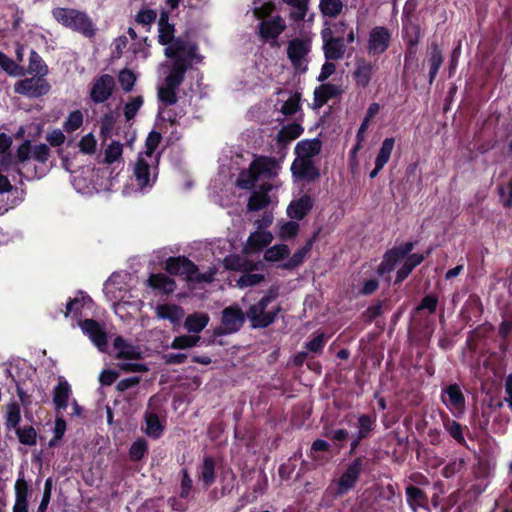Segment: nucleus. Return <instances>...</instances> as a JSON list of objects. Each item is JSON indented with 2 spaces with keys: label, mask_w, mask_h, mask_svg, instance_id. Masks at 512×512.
Returning a JSON list of instances; mask_svg holds the SVG:
<instances>
[{
  "label": "nucleus",
  "mask_w": 512,
  "mask_h": 512,
  "mask_svg": "<svg viewBox=\"0 0 512 512\" xmlns=\"http://www.w3.org/2000/svg\"><path fill=\"white\" fill-rule=\"evenodd\" d=\"M279 168L276 160L261 156L240 172L236 181L238 188L245 190L257 188L249 198L247 205L249 211H258L269 205L271 200L268 192L272 189L269 180L278 174Z\"/></svg>",
  "instance_id": "nucleus-1"
},
{
  "label": "nucleus",
  "mask_w": 512,
  "mask_h": 512,
  "mask_svg": "<svg viewBox=\"0 0 512 512\" xmlns=\"http://www.w3.org/2000/svg\"><path fill=\"white\" fill-rule=\"evenodd\" d=\"M161 138L160 133L150 132L145 141V151L139 153L134 165L133 176L137 188L141 191L151 188L157 180L160 159V152L157 149Z\"/></svg>",
  "instance_id": "nucleus-2"
},
{
  "label": "nucleus",
  "mask_w": 512,
  "mask_h": 512,
  "mask_svg": "<svg viewBox=\"0 0 512 512\" xmlns=\"http://www.w3.org/2000/svg\"><path fill=\"white\" fill-rule=\"evenodd\" d=\"M127 273H113L104 284V294L113 305L114 312L121 319H125L131 311H139L142 302L139 299H132Z\"/></svg>",
  "instance_id": "nucleus-3"
},
{
  "label": "nucleus",
  "mask_w": 512,
  "mask_h": 512,
  "mask_svg": "<svg viewBox=\"0 0 512 512\" xmlns=\"http://www.w3.org/2000/svg\"><path fill=\"white\" fill-rule=\"evenodd\" d=\"M196 47L188 41H176L172 46L164 50L168 58H173L171 70L167 75L165 82L170 87L178 88L184 80V75L188 65L194 59Z\"/></svg>",
  "instance_id": "nucleus-4"
},
{
  "label": "nucleus",
  "mask_w": 512,
  "mask_h": 512,
  "mask_svg": "<svg viewBox=\"0 0 512 512\" xmlns=\"http://www.w3.org/2000/svg\"><path fill=\"white\" fill-rule=\"evenodd\" d=\"M54 19L62 26L91 38L96 33L92 19L83 11L73 8L57 7L52 10Z\"/></svg>",
  "instance_id": "nucleus-5"
},
{
  "label": "nucleus",
  "mask_w": 512,
  "mask_h": 512,
  "mask_svg": "<svg viewBox=\"0 0 512 512\" xmlns=\"http://www.w3.org/2000/svg\"><path fill=\"white\" fill-rule=\"evenodd\" d=\"M166 270L170 274L181 275L189 281L196 282H211L215 274L212 269L200 273L198 267L185 257L169 258L166 261Z\"/></svg>",
  "instance_id": "nucleus-6"
},
{
  "label": "nucleus",
  "mask_w": 512,
  "mask_h": 512,
  "mask_svg": "<svg viewBox=\"0 0 512 512\" xmlns=\"http://www.w3.org/2000/svg\"><path fill=\"white\" fill-rule=\"evenodd\" d=\"M272 300L273 296H264L257 304L249 308L247 318L250 320L252 327L264 328L274 322L279 308L266 311Z\"/></svg>",
  "instance_id": "nucleus-7"
},
{
  "label": "nucleus",
  "mask_w": 512,
  "mask_h": 512,
  "mask_svg": "<svg viewBox=\"0 0 512 512\" xmlns=\"http://www.w3.org/2000/svg\"><path fill=\"white\" fill-rule=\"evenodd\" d=\"M321 38L323 41V51L326 60H340L344 57L346 46L344 39L339 36H334L332 27L328 22L324 23L321 31Z\"/></svg>",
  "instance_id": "nucleus-8"
},
{
  "label": "nucleus",
  "mask_w": 512,
  "mask_h": 512,
  "mask_svg": "<svg viewBox=\"0 0 512 512\" xmlns=\"http://www.w3.org/2000/svg\"><path fill=\"white\" fill-rule=\"evenodd\" d=\"M16 93L29 98H37L46 95L50 91V85L43 76H37L21 80L15 84Z\"/></svg>",
  "instance_id": "nucleus-9"
},
{
  "label": "nucleus",
  "mask_w": 512,
  "mask_h": 512,
  "mask_svg": "<svg viewBox=\"0 0 512 512\" xmlns=\"http://www.w3.org/2000/svg\"><path fill=\"white\" fill-rule=\"evenodd\" d=\"M310 48V41L307 39L296 38L289 42L287 55L296 69L300 71L306 70V56L308 55Z\"/></svg>",
  "instance_id": "nucleus-10"
},
{
  "label": "nucleus",
  "mask_w": 512,
  "mask_h": 512,
  "mask_svg": "<svg viewBox=\"0 0 512 512\" xmlns=\"http://www.w3.org/2000/svg\"><path fill=\"white\" fill-rule=\"evenodd\" d=\"M391 34L385 27H374L368 37L367 50L372 56L383 54L389 47Z\"/></svg>",
  "instance_id": "nucleus-11"
},
{
  "label": "nucleus",
  "mask_w": 512,
  "mask_h": 512,
  "mask_svg": "<svg viewBox=\"0 0 512 512\" xmlns=\"http://www.w3.org/2000/svg\"><path fill=\"white\" fill-rule=\"evenodd\" d=\"M82 332L100 350L105 351L107 347V335L104 328L95 320L85 319L77 322Z\"/></svg>",
  "instance_id": "nucleus-12"
},
{
  "label": "nucleus",
  "mask_w": 512,
  "mask_h": 512,
  "mask_svg": "<svg viewBox=\"0 0 512 512\" xmlns=\"http://www.w3.org/2000/svg\"><path fill=\"white\" fill-rule=\"evenodd\" d=\"M115 87L114 78L108 74L101 75L91 83L90 97L95 103H103L110 98Z\"/></svg>",
  "instance_id": "nucleus-13"
},
{
  "label": "nucleus",
  "mask_w": 512,
  "mask_h": 512,
  "mask_svg": "<svg viewBox=\"0 0 512 512\" xmlns=\"http://www.w3.org/2000/svg\"><path fill=\"white\" fill-rule=\"evenodd\" d=\"M441 399L454 415H461L464 412L465 397L457 384H451L443 389Z\"/></svg>",
  "instance_id": "nucleus-14"
},
{
  "label": "nucleus",
  "mask_w": 512,
  "mask_h": 512,
  "mask_svg": "<svg viewBox=\"0 0 512 512\" xmlns=\"http://www.w3.org/2000/svg\"><path fill=\"white\" fill-rule=\"evenodd\" d=\"M363 469V459L356 458L346 468L338 481V493L345 494L356 484Z\"/></svg>",
  "instance_id": "nucleus-15"
},
{
  "label": "nucleus",
  "mask_w": 512,
  "mask_h": 512,
  "mask_svg": "<svg viewBox=\"0 0 512 512\" xmlns=\"http://www.w3.org/2000/svg\"><path fill=\"white\" fill-rule=\"evenodd\" d=\"M286 23L281 16H274L267 20H262L259 24V34L265 41H275L285 30Z\"/></svg>",
  "instance_id": "nucleus-16"
},
{
  "label": "nucleus",
  "mask_w": 512,
  "mask_h": 512,
  "mask_svg": "<svg viewBox=\"0 0 512 512\" xmlns=\"http://www.w3.org/2000/svg\"><path fill=\"white\" fill-rule=\"evenodd\" d=\"M244 313L234 305L225 308L222 312V327L224 333H233L238 331L244 324Z\"/></svg>",
  "instance_id": "nucleus-17"
},
{
  "label": "nucleus",
  "mask_w": 512,
  "mask_h": 512,
  "mask_svg": "<svg viewBox=\"0 0 512 512\" xmlns=\"http://www.w3.org/2000/svg\"><path fill=\"white\" fill-rule=\"evenodd\" d=\"M291 171L298 179L313 181L319 177V171L312 160L296 158L291 165Z\"/></svg>",
  "instance_id": "nucleus-18"
},
{
  "label": "nucleus",
  "mask_w": 512,
  "mask_h": 512,
  "mask_svg": "<svg viewBox=\"0 0 512 512\" xmlns=\"http://www.w3.org/2000/svg\"><path fill=\"white\" fill-rule=\"evenodd\" d=\"M113 346L118 359L138 360L142 357L141 348L131 344L121 336L115 338Z\"/></svg>",
  "instance_id": "nucleus-19"
},
{
  "label": "nucleus",
  "mask_w": 512,
  "mask_h": 512,
  "mask_svg": "<svg viewBox=\"0 0 512 512\" xmlns=\"http://www.w3.org/2000/svg\"><path fill=\"white\" fill-rule=\"evenodd\" d=\"M92 308V300L89 296L80 293L75 298L71 299L66 306V317L75 318L78 321L79 318L85 315L86 310H91Z\"/></svg>",
  "instance_id": "nucleus-20"
},
{
  "label": "nucleus",
  "mask_w": 512,
  "mask_h": 512,
  "mask_svg": "<svg viewBox=\"0 0 512 512\" xmlns=\"http://www.w3.org/2000/svg\"><path fill=\"white\" fill-rule=\"evenodd\" d=\"M273 240V235L267 230H256L251 233L245 244L246 253H255L268 246Z\"/></svg>",
  "instance_id": "nucleus-21"
},
{
  "label": "nucleus",
  "mask_w": 512,
  "mask_h": 512,
  "mask_svg": "<svg viewBox=\"0 0 512 512\" xmlns=\"http://www.w3.org/2000/svg\"><path fill=\"white\" fill-rule=\"evenodd\" d=\"M198 480L204 488H209L216 480L215 460L211 456H205L197 467Z\"/></svg>",
  "instance_id": "nucleus-22"
},
{
  "label": "nucleus",
  "mask_w": 512,
  "mask_h": 512,
  "mask_svg": "<svg viewBox=\"0 0 512 512\" xmlns=\"http://www.w3.org/2000/svg\"><path fill=\"white\" fill-rule=\"evenodd\" d=\"M376 70L374 64L361 59L356 62V67L353 72V78L356 84L362 88H365L369 85L372 76Z\"/></svg>",
  "instance_id": "nucleus-23"
},
{
  "label": "nucleus",
  "mask_w": 512,
  "mask_h": 512,
  "mask_svg": "<svg viewBox=\"0 0 512 512\" xmlns=\"http://www.w3.org/2000/svg\"><path fill=\"white\" fill-rule=\"evenodd\" d=\"M358 432L351 436V453L358 447L360 441L368 437L374 427V420L368 415H360L357 417Z\"/></svg>",
  "instance_id": "nucleus-24"
},
{
  "label": "nucleus",
  "mask_w": 512,
  "mask_h": 512,
  "mask_svg": "<svg viewBox=\"0 0 512 512\" xmlns=\"http://www.w3.org/2000/svg\"><path fill=\"white\" fill-rule=\"evenodd\" d=\"M312 205L311 197L302 196L290 203L287 208L288 216L292 219L301 220L311 210Z\"/></svg>",
  "instance_id": "nucleus-25"
},
{
  "label": "nucleus",
  "mask_w": 512,
  "mask_h": 512,
  "mask_svg": "<svg viewBox=\"0 0 512 512\" xmlns=\"http://www.w3.org/2000/svg\"><path fill=\"white\" fill-rule=\"evenodd\" d=\"M71 395V387L69 383L60 377L58 384L53 390V402L57 409H65L68 406V400Z\"/></svg>",
  "instance_id": "nucleus-26"
},
{
  "label": "nucleus",
  "mask_w": 512,
  "mask_h": 512,
  "mask_svg": "<svg viewBox=\"0 0 512 512\" xmlns=\"http://www.w3.org/2000/svg\"><path fill=\"white\" fill-rule=\"evenodd\" d=\"M341 94L339 86L331 83L323 84L314 91V102L316 107H321L333 97Z\"/></svg>",
  "instance_id": "nucleus-27"
},
{
  "label": "nucleus",
  "mask_w": 512,
  "mask_h": 512,
  "mask_svg": "<svg viewBox=\"0 0 512 512\" xmlns=\"http://www.w3.org/2000/svg\"><path fill=\"white\" fill-rule=\"evenodd\" d=\"M148 286L151 288L158 290L159 292L169 294L172 293L175 288L176 284L172 278L169 276L159 273V274H152L148 280H147Z\"/></svg>",
  "instance_id": "nucleus-28"
},
{
  "label": "nucleus",
  "mask_w": 512,
  "mask_h": 512,
  "mask_svg": "<svg viewBox=\"0 0 512 512\" xmlns=\"http://www.w3.org/2000/svg\"><path fill=\"white\" fill-rule=\"evenodd\" d=\"M156 315L160 319H166L173 324H177L183 318L184 311L177 305L163 304L156 307Z\"/></svg>",
  "instance_id": "nucleus-29"
},
{
  "label": "nucleus",
  "mask_w": 512,
  "mask_h": 512,
  "mask_svg": "<svg viewBox=\"0 0 512 512\" xmlns=\"http://www.w3.org/2000/svg\"><path fill=\"white\" fill-rule=\"evenodd\" d=\"M321 143L317 139L299 142L295 147L297 158L312 160L320 152Z\"/></svg>",
  "instance_id": "nucleus-30"
},
{
  "label": "nucleus",
  "mask_w": 512,
  "mask_h": 512,
  "mask_svg": "<svg viewBox=\"0 0 512 512\" xmlns=\"http://www.w3.org/2000/svg\"><path fill=\"white\" fill-rule=\"evenodd\" d=\"M209 320L208 314L195 312L187 316L184 327L190 333H200L208 325Z\"/></svg>",
  "instance_id": "nucleus-31"
},
{
  "label": "nucleus",
  "mask_w": 512,
  "mask_h": 512,
  "mask_svg": "<svg viewBox=\"0 0 512 512\" xmlns=\"http://www.w3.org/2000/svg\"><path fill=\"white\" fill-rule=\"evenodd\" d=\"M158 41L162 45L172 46L176 41H184L181 38H174V26L169 24L165 17L159 20Z\"/></svg>",
  "instance_id": "nucleus-32"
},
{
  "label": "nucleus",
  "mask_w": 512,
  "mask_h": 512,
  "mask_svg": "<svg viewBox=\"0 0 512 512\" xmlns=\"http://www.w3.org/2000/svg\"><path fill=\"white\" fill-rule=\"evenodd\" d=\"M284 3L292 7L290 18L294 21L304 20L307 11L309 0H282Z\"/></svg>",
  "instance_id": "nucleus-33"
},
{
  "label": "nucleus",
  "mask_w": 512,
  "mask_h": 512,
  "mask_svg": "<svg viewBox=\"0 0 512 512\" xmlns=\"http://www.w3.org/2000/svg\"><path fill=\"white\" fill-rule=\"evenodd\" d=\"M401 260L403 259L398 255L397 251H395L394 249L387 251L383 257L382 262L378 266V274L384 275L386 273L391 272L395 268L396 264Z\"/></svg>",
  "instance_id": "nucleus-34"
},
{
  "label": "nucleus",
  "mask_w": 512,
  "mask_h": 512,
  "mask_svg": "<svg viewBox=\"0 0 512 512\" xmlns=\"http://www.w3.org/2000/svg\"><path fill=\"white\" fill-rule=\"evenodd\" d=\"M395 140L392 137L385 138L381 144L380 150L377 154V157L375 159V164L378 165V167H384L392 154V151L394 149Z\"/></svg>",
  "instance_id": "nucleus-35"
},
{
  "label": "nucleus",
  "mask_w": 512,
  "mask_h": 512,
  "mask_svg": "<svg viewBox=\"0 0 512 512\" xmlns=\"http://www.w3.org/2000/svg\"><path fill=\"white\" fill-rule=\"evenodd\" d=\"M28 72L37 76L45 77L48 73V67L43 59L34 50L30 52Z\"/></svg>",
  "instance_id": "nucleus-36"
},
{
  "label": "nucleus",
  "mask_w": 512,
  "mask_h": 512,
  "mask_svg": "<svg viewBox=\"0 0 512 512\" xmlns=\"http://www.w3.org/2000/svg\"><path fill=\"white\" fill-rule=\"evenodd\" d=\"M344 4L342 0H320L319 9L326 17H336L343 10Z\"/></svg>",
  "instance_id": "nucleus-37"
},
{
  "label": "nucleus",
  "mask_w": 512,
  "mask_h": 512,
  "mask_svg": "<svg viewBox=\"0 0 512 512\" xmlns=\"http://www.w3.org/2000/svg\"><path fill=\"white\" fill-rule=\"evenodd\" d=\"M289 248L284 244H277L265 251L264 258L269 262H277L289 255Z\"/></svg>",
  "instance_id": "nucleus-38"
},
{
  "label": "nucleus",
  "mask_w": 512,
  "mask_h": 512,
  "mask_svg": "<svg viewBox=\"0 0 512 512\" xmlns=\"http://www.w3.org/2000/svg\"><path fill=\"white\" fill-rule=\"evenodd\" d=\"M145 432L152 438H159L163 432V427L156 414L146 415V429Z\"/></svg>",
  "instance_id": "nucleus-39"
},
{
  "label": "nucleus",
  "mask_w": 512,
  "mask_h": 512,
  "mask_svg": "<svg viewBox=\"0 0 512 512\" xmlns=\"http://www.w3.org/2000/svg\"><path fill=\"white\" fill-rule=\"evenodd\" d=\"M0 66L8 74L12 76H22L25 74V70L22 66L15 63L12 59L7 57L5 54L0 52Z\"/></svg>",
  "instance_id": "nucleus-40"
},
{
  "label": "nucleus",
  "mask_w": 512,
  "mask_h": 512,
  "mask_svg": "<svg viewBox=\"0 0 512 512\" xmlns=\"http://www.w3.org/2000/svg\"><path fill=\"white\" fill-rule=\"evenodd\" d=\"M83 124V114L80 110L71 112L65 122L63 123V129L67 133H72L79 129Z\"/></svg>",
  "instance_id": "nucleus-41"
},
{
  "label": "nucleus",
  "mask_w": 512,
  "mask_h": 512,
  "mask_svg": "<svg viewBox=\"0 0 512 512\" xmlns=\"http://www.w3.org/2000/svg\"><path fill=\"white\" fill-rule=\"evenodd\" d=\"M176 87H170L166 83L158 88V98L165 105H173L177 102Z\"/></svg>",
  "instance_id": "nucleus-42"
},
{
  "label": "nucleus",
  "mask_w": 512,
  "mask_h": 512,
  "mask_svg": "<svg viewBox=\"0 0 512 512\" xmlns=\"http://www.w3.org/2000/svg\"><path fill=\"white\" fill-rule=\"evenodd\" d=\"M123 153V145L118 141H113L105 150V162L112 164L121 159Z\"/></svg>",
  "instance_id": "nucleus-43"
},
{
  "label": "nucleus",
  "mask_w": 512,
  "mask_h": 512,
  "mask_svg": "<svg viewBox=\"0 0 512 512\" xmlns=\"http://www.w3.org/2000/svg\"><path fill=\"white\" fill-rule=\"evenodd\" d=\"M199 340V336L181 335L175 337L170 346L173 349L192 348L198 344Z\"/></svg>",
  "instance_id": "nucleus-44"
},
{
  "label": "nucleus",
  "mask_w": 512,
  "mask_h": 512,
  "mask_svg": "<svg viewBox=\"0 0 512 512\" xmlns=\"http://www.w3.org/2000/svg\"><path fill=\"white\" fill-rule=\"evenodd\" d=\"M148 445L145 439H137L129 449V457L133 461L142 459L147 453Z\"/></svg>",
  "instance_id": "nucleus-45"
},
{
  "label": "nucleus",
  "mask_w": 512,
  "mask_h": 512,
  "mask_svg": "<svg viewBox=\"0 0 512 512\" xmlns=\"http://www.w3.org/2000/svg\"><path fill=\"white\" fill-rule=\"evenodd\" d=\"M429 62H430L429 77H430V83H431L435 79V77L438 73V70L443 62L441 52L437 47H434L433 50L431 51Z\"/></svg>",
  "instance_id": "nucleus-46"
},
{
  "label": "nucleus",
  "mask_w": 512,
  "mask_h": 512,
  "mask_svg": "<svg viewBox=\"0 0 512 512\" xmlns=\"http://www.w3.org/2000/svg\"><path fill=\"white\" fill-rule=\"evenodd\" d=\"M407 501L409 505L415 510V506H420L425 500L424 492L415 487L408 486L406 488Z\"/></svg>",
  "instance_id": "nucleus-47"
},
{
  "label": "nucleus",
  "mask_w": 512,
  "mask_h": 512,
  "mask_svg": "<svg viewBox=\"0 0 512 512\" xmlns=\"http://www.w3.org/2000/svg\"><path fill=\"white\" fill-rule=\"evenodd\" d=\"M21 420L20 407L17 403H11L6 409V423L10 428H15Z\"/></svg>",
  "instance_id": "nucleus-48"
},
{
  "label": "nucleus",
  "mask_w": 512,
  "mask_h": 512,
  "mask_svg": "<svg viewBox=\"0 0 512 512\" xmlns=\"http://www.w3.org/2000/svg\"><path fill=\"white\" fill-rule=\"evenodd\" d=\"M312 247V240H309L304 247L297 250L292 257L289 259L285 267L287 268H294L301 264L308 254V252L311 250Z\"/></svg>",
  "instance_id": "nucleus-49"
},
{
  "label": "nucleus",
  "mask_w": 512,
  "mask_h": 512,
  "mask_svg": "<svg viewBox=\"0 0 512 512\" xmlns=\"http://www.w3.org/2000/svg\"><path fill=\"white\" fill-rule=\"evenodd\" d=\"M19 441L25 445L36 444V431L32 426H25L17 430Z\"/></svg>",
  "instance_id": "nucleus-50"
},
{
  "label": "nucleus",
  "mask_w": 512,
  "mask_h": 512,
  "mask_svg": "<svg viewBox=\"0 0 512 512\" xmlns=\"http://www.w3.org/2000/svg\"><path fill=\"white\" fill-rule=\"evenodd\" d=\"M300 108V95L299 94H293L291 95L282 105L281 112L286 115L290 116L295 114Z\"/></svg>",
  "instance_id": "nucleus-51"
},
{
  "label": "nucleus",
  "mask_w": 512,
  "mask_h": 512,
  "mask_svg": "<svg viewBox=\"0 0 512 512\" xmlns=\"http://www.w3.org/2000/svg\"><path fill=\"white\" fill-rule=\"evenodd\" d=\"M299 230V224L295 221H288L280 225L279 237L283 240L295 237Z\"/></svg>",
  "instance_id": "nucleus-52"
},
{
  "label": "nucleus",
  "mask_w": 512,
  "mask_h": 512,
  "mask_svg": "<svg viewBox=\"0 0 512 512\" xmlns=\"http://www.w3.org/2000/svg\"><path fill=\"white\" fill-rule=\"evenodd\" d=\"M97 141L92 133L84 135L79 141L80 151L85 154H93L96 151Z\"/></svg>",
  "instance_id": "nucleus-53"
},
{
  "label": "nucleus",
  "mask_w": 512,
  "mask_h": 512,
  "mask_svg": "<svg viewBox=\"0 0 512 512\" xmlns=\"http://www.w3.org/2000/svg\"><path fill=\"white\" fill-rule=\"evenodd\" d=\"M118 80H119V83H120L122 89L126 92H129L132 90V88L135 84L136 77L132 71H130L128 69H124V70L120 71Z\"/></svg>",
  "instance_id": "nucleus-54"
},
{
  "label": "nucleus",
  "mask_w": 512,
  "mask_h": 512,
  "mask_svg": "<svg viewBox=\"0 0 512 512\" xmlns=\"http://www.w3.org/2000/svg\"><path fill=\"white\" fill-rule=\"evenodd\" d=\"M142 104L143 98L141 96H137L125 105L124 115L127 121H130L135 117Z\"/></svg>",
  "instance_id": "nucleus-55"
},
{
  "label": "nucleus",
  "mask_w": 512,
  "mask_h": 512,
  "mask_svg": "<svg viewBox=\"0 0 512 512\" xmlns=\"http://www.w3.org/2000/svg\"><path fill=\"white\" fill-rule=\"evenodd\" d=\"M181 473H182V479H181V484H180L179 495L181 498L186 499L189 497V495L192 491L193 481H192V478L190 477L187 469H183L181 471Z\"/></svg>",
  "instance_id": "nucleus-56"
},
{
  "label": "nucleus",
  "mask_w": 512,
  "mask_h": 512,
  "mask_svg": "<svg viewBox=\"0 0 512 512\" xmlns=\"http://www.w3.org/2000/svg\"><path fill=\"white\" fill-rule=\"evenodd\" d=\"M50 157V149L46 144L33 146L32 158L42 164H45Z\"/></svg>",
  "instance_id": "nucleus-57"
},
{
  "label": "nucleus",
  "mask_w": 512,
  "mask_h": 512,
  "mask_svg": "<svg viewBox=\"0 0 512 512\" xmlns=\"http://www.w3.org/2000/svg\"><path fill=\"white\" fill-rule=\"evenodd\" d=\"M263 278V275L258 273H246L238 279L237 285L241 288L254 286L260 283Z\"/></svg>",
  "instance_id": "nucleus-58"
},
{
  "label": "nucleus",
  "mask_w": 512,
  "mask_h": 512,
  "mask_svg": "<svg viewBox=\"0 0 512 512\" xmlns=\"http://www.w3.org/2000/svg\"><path fill=\"white\" fill-rule=\"evenodd\" d=\"M500 201L505 207L512 206V180L498 188Z\"/></svg>",
  "instance_id": "nucleus-59"
},
{
  "label": "nucleus",
  "mask_w": 512,
  "mask_h": 512,
  "mask_svg": "<svg viewBox=\"0 0 512 512\" xmlns=\"http://www.w3.org/2000/svg\"><path fill=\"white\" fill-rule=\"evenodd\" d=\"M444 427L448 433L458 442H462L464 440L462 428L458 422L448 419L444 422Z\"/></svg>",
  "instance_id": "nucleus-60"
},
{
  "label": "nucleus",
  "mask_w": 512,
  "mask_h": 512,
  "mask_svg": "<svg viewBox=\"0 0 512 512\" xmlns=\"http://www.w3.org/2000/svg\"><path fill=\"white\" fill-rule=\"evenodd\" d=\"M65 140H66V136L61 129H53V130L49 131L46 135V141L52 147L61 146L65 142Z\"/></svg>",
  "instance_id": "nucleus-61"
},
{
  "label": "nucleus",
  "mask_w": 512,
  "mask_h": 512,
  "mask_svg": "<svg viewBox=\"0 0 512 512\" xmlns=\"http://www.w3.org/2000/svg\"><path fill=\"white\" fill-rule=\"evenodd\" d=\"M51 491H52V479L48 478V479H46L45 484H44V493H43L42 501L38 507L37 512H46L48 504L50 502V498H51Z\"/></svg>",
  "instance_id": "nucleus-62"
},
{
  "label": "nucleus",
  "mask_w": 512,
  "mask_h": 512,
  "mask_svg": "<svg viewBox=\"0 0 512 512\" xmlns=\"http://www.w3.org/2000/svg\"><path fill=\"white\" fill-rule=\"evenodd\" d=\"M28 484L23 478L17 479L15 483V500L27 501Z\"/></svg>",
  "instance_id": "nucleus-63"
},
{
  "label": "nucleus",
  "mask_w": 512,
  "mask_h": 512,
  "mask_svg": "<svg viewBox=\"0 0 512 512\" xmlns=\"http://www.w3.org/2000/svg\"><path fill=\"white\" fill-rule=\"evenodd\" d=\"M275 9V5L272 2H265L259 7H255L253 9L254 16L257 19L264 20L265 17H268Z\"/></svg>",
  "instance_id": "nucleus-64"
}]
</instances>
